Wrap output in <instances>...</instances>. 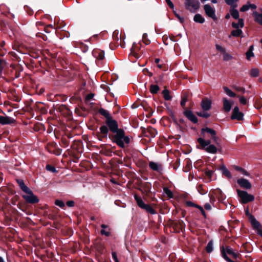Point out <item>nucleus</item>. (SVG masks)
Returning <instances> with one entry per match:
<instances>
[{"label":"nucleus","instance_id":"44","mask_svg":"<svg viewBox=\"0 0 262 262\" xmlns=\"http://www.w3.org/2000/svg\"><path fill=\"white\" fill-rule=\"evenodd\" d=\"M55 204L56 205L62 208L64 206V203L61 200H56L55 202Z\"/></svg>","mask_w":262,"mask_h":262},{"label":"nucleus","instance_id":"10","mask_svg":"<svg viewBox=\"0 0 262 262\" xmlns=\"http://www.w3.org/2000/svg\"><path fill=\"white\" fill-rule=\"evenodd\" d=\"M237 183L241 187L246 189H250L252 187L251 183L248 180L244 178L238 179L237 180Z\"/></svg>","mask_w":262,"mask_h":262},{"label":"nucleus","instance_id":"34","mask_svg":"<svg viewBox=\"0 0 262 262\" xmlns=\"http://www.w3.org/2000/svg\"><path fill=\"white\" fill-rule=\"evenodd\" d=\"M213 241H210L208 243L207 245V246L206 247V250L207 253H211L213 251Z\"/></svg>","mask_w":262,"mask_h":262},{"label":"nucleus","instance_id":"21","mask_svg":"<svg viewBox=\"0 0 262 262\" xmlns=\"http://www.w3.org/2000/svg\"><path fill=\"white\" fill-rule=\"evenodd\" d=\"M253 15L254 17L255 20L262 25V10L261 13H258L256 11H254L253 12Z\"/></svg>","mask_w":262,"mask_h":262},{"label":"nucleus","instance_id":"7","mask_svg":"<svg viewBox=\"0 0 262 262\" xmlns=\"http://www.w3.org/2000/svg\"><path fill=\"white\" fill-rule=\"evenodd\" d=\"M105 122L109 128V130L111 132L115 133L116 132L119 130L117 122L115 120L113 119L112 117L109 118L107 120H106Z\"/></svg>","mask_w":262,"mask_h":262},{"label":"nucleus","instance_id":"45","mask_svg":"<svg viewBox=\"0 0 262 262\" xmlns=\"http://www.w3.org/2000/svg\"><path fill=\"white\" fill-rule=\"evenodd\" d=\"M198 115L199 116L205 118H207L210 116V114H208V113H206V112L198 113Z\"/></svg>","mask_w":262,"mask_h":262},{"label":"nucleus","instance_id":"24","mask_svg":"<svg viewBox=\"0 0 262 262\" xmlns=\"http://www.w3.org/2000/svg\"><path fill=\"white\" fill-rule=\"evenodd\" d=\"M193 20L195 22L203 24L205 22L204 18L200 14H196L194 15Z\"/></svg>","mask_w":262,"mask_h":262},{"label":"nucleus","instance_id":"30","mask_svg":"<svg viewBox=\"0 0 262 262\" xmlns=\"http://www.w3.org/2000/svg\"><path fill=\"white\" fill-rule=\"evenodd\" d=\"M149 90L151 94H157L159 91V86L157 84H151L150 86Z\"/></svg>","mask_w":262,"mask_h":262},{"label":"nucleus","instance_id":"55","mask_svg":"<svg viewBox=\"0 0 262 262\" xmlns=\"http://www.w3.org/2000/svg\"><path fill=\"white\" fill-rule=\"evenodd\" d=\"M147 36V34H146V33L143 34V39L145 40H144L145 43L146 45H148L149 43V41L146 39Z\"/></svg>","mask_w":262,"mask_h":262},{"label":"nucleus","instance_id":"20","mask_svg":"<svg viewBox=\"0 0 262 262\" xmlns=\"http://www.w3.org/2000/svg\"><path fill=\"white\" fill-rule=\"evenodd\" d=\"M16 182H17L18 186H19L20 188L24 192H25L26 191H27V190H28L30 189L25 185L23 180L16 179Z\"/></svg>","mask_w":262,"mask_h":262},{"label":"nucleus","instance_id":"53","mask_svg":"<svg viewBox=\"0 0 262 262\" xmlns=\"http://www.w3.org/2000/svg\"><path fill=\"white\" fill-rule=\"evenodd\" d=\"M165 1L171 9H174V5L170 0H165Z\"/></svg>","mask_w":262,"mask_h":262},{"label":"nucleus","instance_id":"31","mask_svg":"<svg viewBox=\"0 0 262 262\" xmlns=\"http://www.w3.org/2000/svg\"><path fill=\"white\" fill-rule=\"evenodd\" d=\"M224 92L226 94L230 97H235L236 96V94L233 92L231 90H230L226 86H224L223 88Z\"/></svg>","mask_w":262,"mask_h":262},{"label":"nucleus","instance_id":"22","mask_svg":"<svg viewBox=\"0 0 262 262\" xmlns=\"http://www.w3.org/2000/svg\"><path fill=\"white\" fill-rule=\"evenodd\" d=\"M134 198L138 206L143 209L146 204H145L142 198L138 196L137 194L134 195Z\"/></svg>","mask_w":262,"mask_h":262},{"label":"nucleus","instance_id":"48","mask_svg":"<svg viewBox=\"0 0 262 262\" xmlns=\"http://www.w3.org/2000/svg\"><path fill=\"white\" fill-rule=\"evenodd\" d=\"M46 169L48 171H50L53 172H56V170L55 167L52 166L50 165H47L46 166Z\"/></svg>","mask_w":262,"mask_h":262},{"label":"nucleus","instance_id":"28","mask_svg":"<svg viewBox=\"0 0 262 262\" xmlns=\"http://www.w3.org/2000/svg\"><path fill=\"white\" fill-rule=\"evenodd\" d=\"M143 209L151 214H155L157 213L156 210L148 204H146Z\"/></svg>","mask_w":262,"mask_h":262},{"label":"nucleus","instance_id":"47","mask_svg":"<svg viewBox=\"0 0 262 262\" xmlns=\"http://www.w3.org/2000/svg\"><path fill=\"white\" fill-rule=\"evenodd\" d=\"M215 48L217 51H220L223 54L226 51L225 49L219 45H216Z\"/></svg>","mask_w":262,"mask_h":262},{"label":"nucleus","instance_id":"37","mask_svg":"<svg viewBox=\"0 0 262 262\" xmlns=\"http://www.w3.org/2000/svg\"><path fill=\"white\" fill-rule=\"evenodd\" d=\"M164 194L169 198H173V193L172 191L168 188H164L163 189Z\"/></svg>","mask_w":262,"mask_h":262},{"label":"nucleus","instance_id":"54","mask_svg":"<svg viewBox=\"0 0 262 262\" xmlns=\"http://www.w3.org/2000/svg\"><path fill=\"white\" fill-rule=\"evenodd\" d=\"M67 205L70 207H73L74 205V202L73 201H68L67 202Z\"/></svg>","mask_w":262,"mask_h":262},{"label":"nucleus","instance_id":"6","mask_svg":"<svg viewBox=\"0 0 262 262\" xmlns=\"http://www.w3.org/2000/svg\"><path fill=\"white\" fill-rule=\"evenodd\" d=\"M185 8L191 12H194L200 7V3L196 0H185Z\"/></svg>","mask_w":262,"mask_h":262},{"label":"nucleus","instance_id":"14","mask_svg":"<svg viewBox=\"0 0 262 262\" xmlns=\"http://www.w3.org/2000/svg\"><path fill=\"white\" fill-rule=\"evenodd\" d=\"M92 54L98 59L102 60L104 58V52L103 50L96 49L93 51Z\"/></svg>","mask_w":262,"mask_h":262},{"label":"nucleus","instance_id":"23","mask_svg":"<svg viewBox=\"0 0 262 262\" xmlns=\"http://www.w3.org/2000/svg\"><path fill=\"white\" fill-rule=\"evenodd\" d=\"M254 47L253 45H251L249 48L248 50L247 51L246 55L247 59L248 60H250L251 58L254 57V54L253 53Z\"/></svg>","mask_w":262,"mask_h":262},{"label":"nucleus","instance_id":"25","mask_svg":"<svg viewBox=\"0 0 262 262\" xmlns=\"http://www.w3.org/2000/svg\"><path fill=\"white\" fill-rule=\"evenodd\" d=\"M244 26V20L243 19H239L238 23H232V26L236 29H238L239 28H243Z\"/></svg>","mask_w":262,"mask_h":262},{"label":"nucleus","instance_id":"39","mask_svg":"<svg viewBox=\"0 0 262 262\" xmlns=\"http://www.w3.org/2000/svg\"><path fill=\"white\" fill-rule=\"evenodd\" d=\"M232 58H233L231 54L227 53L226 51L223 53L224 60L229 61V60L232 59Z\"/></svg>","mask_w":262,"mask_h":262},{"label":"nucleus","instance_id":"19","mask_svg":"<svg viewBox=\"0 0 262 262\" xmlns=\"http://www.w3.org/2000/svg\"><path fill=\"white\" fill-rule=\"evenodd\" d=\"M201 134L203 136V137H205V133H207L212 136L213 135H214L215 133H216L215 130H214L213 129L206 127V128H203L201 129Z\"/></svg>","mask_w":262,"mask_h":262},{"label":"nucleus","instance_id":"61","mask_svg":"<svg viewBox=\"0 0 262 262\" xmlns=\"http://www.w3.org/2000/svg\"><path fill=\"white\" fill-rule=\"evenodd\" d=\"M257 230V234L262 236V230L259 228Z\"/></svg>","mask_w":262,"mask_h":262},{"label":"nucleus","instance_id":"12","mask_svg":"<svg viewBox=\"0 0 262 262\" xmlns=\"http://www.w3.org/2000/svg\"><path fill=\"white\" fill-rule=\"evenodd\" d=\"M15 122V120L12 117L0 115V123L2 125L11 124Z\"/></svg>","mask_w":262,"mask_h":262},{"label":"nucleus","instance_id":"59","mask_svg":"<svg viewBox=\"0 0 262 262\" xmlns=\"http://www.w3.org/2000/svg\"><path fill=\"white\" fill-rule=\"evenodd\" d=\"M213 173V171L212 170H207L205 172V174L206 176L208 177H211Z\"/></svg>","mask_w":262,"mask_h":262},{"label":"nucleus","instance_id":"50","mask_svg":"<svg viewBox=\"0 0 262 262\" xmlns=\"http://www.w3.org/2000/svg\"><path fill=\"white\" fill-rule=\"evenodd\" d=\"M112 258L114 259V260L115 261V262H119V260L118 259V257H117V253L116 252H113L112 253Z\"/></svg>","mask_w":262,"mask_h":262},{"label":"nucleus","instance_id":"42","mask_svg":"<svg viewBox=\"0 0 262 262\" xmlns=\"http://www.w3.org/2000/svg\"><path fill=\"white\" fill-rule=\"evenodd\" d=\"M100 233L102 235H105L106 236H109L111 235L110 229H108L107 230H105L104 229H102L100 231Z\"/></svg>","mask_w":262,"mask_h":262},{"label":"nucleus","instance_id":"58","mask_svg":"<svg viewBox=\"0 0 262 262\" xmlns=\"http://www.w3.org/2000/svg\"><path fill=\"white\" fill-rule=\"evenodd\" d=\"M204 207L207 210H210L211 209V206L209 203H206L204 205Z\"/></svg>","mask_w":262,"mask_h":262},{"label":"nucleus","instance_id":"36","mask_svg":"<svg viewBox=\"0 0 262 262\" xmlns=\"http://www.w3.org/2000/svg\"><path fill=\"white\" fill-rule=\"evenodd\" d=\"M243 33V31L241 29L234 30L231 31V34L233 36L238 37Z\"/></svg>","mask_w":262,"mask_h":262},{"label":"nucleus","instance_id":"38","mask_svg":"<svg viewBox=\"0 0 262 262\" xmlns=\"http://www.w3.org/2000/svg\"><path fill=\"white\" fill-rule=\"evenodd\" d=\"M100 130L101 133L107 136L108 133V128L106 125H102L100 127Z\"/></svg>","mask_w":262,"mask_h":262},{"label":"nucleus","instance_id":"9","mask_svg":"<svg viewBox=\"0 0 262 262\" xmlns=\"http://www.w3.org/2000/svg\"><path fill=\"white\" fill-rule=\"evenodd\" d=\"M244 114L239 111L238 106H235L232 111L231 118L232 120H237L238 121L243 120Z\"/></svg>","mask_w":262,"mask_h":262},{"label":"nucleus","instance_id":"8","mask_svg":"<svg viewBox=\"0 0 262 262\" xmlns=\"http://www.w3.org/2000/svg\"><path fill=\"white\" fill-rule=\"evenodd\" d=\"M204 9L205 13L208 17L211 18L214 20L217 19V17L215 15V10L214 8H212L210 5H205Z\"/></svg>","mask_w":262,"mask_h":262},{"label":"nucleus","instance_id":"52","mask_svg":"<svg viewBox=\"0 0 262 262\" xmlns=\"http://www.w3.org/2000/svg\"><path fill=\"white\" fill-rule=\"evenodd\" d=\"M187 206L196 207L197 204H194L191 201H187L186 203Z\"/></svg>","mask_w":262,"mask_h":262},{"label":"nucleus","instance_id":"16","mask_svg":"<svg viewBox=\"0 0 262 262\" xmlns=\"http://www.w3.org/2000/svg\"><path fill=\"white\" fill-rule=\"evenodd\" d=\"M257 6L255 4H252L248 2L247 4L243 5L240 9V11L244 12L248 11L249 9H256Z\"/></svg>","mask_w":262,"mask_h":262},{"label":"nucleus","instance_id":"3","mask_svg":"<svg viewBox=\"0 0 262 262\" xmlns=\"http://www.w3.org/2000/svg\"><path fill=\"white\" fill-rule=\"evenodd\" d=\"M220 250L222 257L227 262H228L227 258H230L228 256V254L231 256L234 259L238 257V254L235 252L234 250L230 246H226V247L222 246Z\"/></svg>","mask_w":262,"mask_h":262},{"label":"nucleus","instance_id":"2","mask_svg":"<svg viewBox=\"0 0 262 262\" xmlns=\"http://www.w3.org/2000/svg\"><path fill=\"white\" fill-rule=\"evenodd\" d=\"M204 138L200 137L197 140L202 148L208 153L212 154H216L217 152L216 147L214 145L211 144V141L210 140H205Z\"/></svg>","mask_w":262,"mask_h":262},{"label":"nucleus","instance_id":"60","mask_svg":"<svg viewBox=\"0 0 262 262\" xmlns=\"http://www.w3.org/2000/svg\"><path fill=\"white\" fill-rule=\"evenodd\" d=\"M201 212L202 214L204 216V217L205 218H206V214L205 211H204V209H202V210L201 211Z\"/></svg>","mask_w":262,"mask_h":262},{"label":"nucleus","instance_id":"26","mask_svg":"<svg viewBox=\"0 0 262 262\" xmlns=\"http://www.w3.org/2000/svg\"><path fill=\"white\" fill-rule=\"evenodd\" d=\"M221 170L223 174L225 175L227 178L228 179L232 178V175L230 171L225 166H223L221 167Z\"/></svg>","mask_w":262,"mask_h":262},{"label":"nucleus","instance_id":"5","mask_svg":"<svg viewBox=\"0 0 262 262\" xmlns=\"http://www.w3.org/2000/svg\"><path fill=\"white\" fill-rule=\"evenodd\" d=\"M25 193H26V194L23 195V198L27 203L30 204H35L39 202V199L38 198L33 194L30 189L26 191Z\"/></svg>","mask_w":262,"mask_h":262},{"label":"nucleus","instance_id":"63","mask_svg":"<svg viewBox=\"0 0 262 262\" xmlns=\"http://www.w3.org/2000/svg\"><path fill=\"white\" fill-rule=\"evenodd\" d=\"M195 208H198L200 210V211L202 210V209H203V208L202 206H201L199 205H196Z\"/></svg>","mask_w":262,"mask_h":262},{"label":"nucleus","instance_id":"46","mask_svg":"<svg viewBox=\"0 0 262 262\" xmlns=\"http://www.w3.org/2000/svg\"><path fill=\"white\" fill-rule=\"evenodd\" d=\"M198 191L201 194H204L207 193V191L204 190L201 185H199L198 188Z\"/></svg>","mask_w":262,"mask_h":262},{"label":"nucleus","instance_id":"11","mask_svg":"<svg viewBox=\"0 0 262 262\" xmlns=\"http://www.w3.org/2000/svg\"><path fill=\"white\" fill-rule=\"evenodd\" d=\"M184 116L190 121L193 123H196L198 121V118L190 110H185L184 112Z\"/></svg>","mask_w":262,"mask_h":262},{"label":"nucleus","instance_id":"35","mask_svg":"<svg viewBox=\"0 0 262 262\" xmlns=\"http://www.w3.org/2000/svg\"><path fill=\"white\" fill-rule=\"evenodd\" d=\"M259 70L256 68L252 69L250 73V76L253 77H258L259 76Z\"/></svg>","mask_w":262,"mask_h":262},{"label":"nucleus","instance_id":"49","mask_svg":"<svg viewBox=\"0 0 262 262\" xmlns=\"http://www.w3.org/2000/svg\"><path fill=\"white\" fill-rule=\"evenodd\" d=\"M187 101V98L186 96L183 97L181 101V105L182 107H184L186 102Z\"/></svg>","mask_w":262,"mask_h":262},{"label":"nucleus","instance_id":"18","mask_svg":"<svg viewBox=\"0 0 262 262\" xmlns=\"http://www.w3.org/2000/svg\"><path fill=\"white\" fill-rule=\"evenodd\" d=\"M250 221L253 228H254L255 229H258L259 228H260V223L252 215H251L250 216Z\"/></svg>","mask_w":262,"mask_h":262},{"label":"nucleus","instance_id":"57","mask_svg":"<svg viewBox=\"0 0 262 262\" xmlns=\"http://www.w3.org/2000/svg\"><path fill=\"white\" fill-rule=\"evenodd\" d=\"M94 95L93 94L90 93L86 96V99L87 100H91L94 97Z\"/></svg>","mask_w":262,"mask_h":262},{"label":"nucleus","instance_id":"29","mask_svg":"<svg viewBox=\"0 0 262 262\" xmlns=\"http://www.w3.org/2000/svg\"><path fill=\"white\" fill-rule=\"evenodd\" d=\"M162 94L165 100H170L172 98L171 96L170 95L169 91L167 89H164L162 91Z\"/></svg>","mask_w":262,"mask_h":262},{"label":"nucleus","instance_id":"40","mask_svg":"<svg viewBox=\"0 0 262 262\" xmlns=\"http://www.w3.org/2000/svg\"><path fill=\"white\" fill-rule=\"evenodd\" d=\"M238 1V0H225L227 5L234 7H236L235 4Z\"/></svg>","mask_w":262,"mask_h":262},{"label":"nucleus","instance_id":"27","mask_svg":"<svg viewBox=\"0 0 262 262\" xmlns=\"http://www.w3.org/2000/svg\"><path fill=\"white\" fill-rule=\"evenodd\" d=\"M99 113L101 115L104 116L106 118V120H107V119H108L109 118L112 117V116H111L109 112L107 110H105L103 108H100L99 110Z\"/></svg>","mask_w":262,"mask_h":262},{"label":"nucleus","instance_id":"4","mask_svg":"<svg viewBox=\"0 0 262 262\" xmlns=\"http://www.w3.org/2000/svg\"><path fill=\"white\" fill-rule=\"evenodd\" d=\"M236 191L242 204H245L254 201V196L252 194H249L247 191L244 190L237 189Z\"/></svg>","mask_w":262,"mask_h":262},{"label":"nucleus","instance_id":"1","mask_svg":"<svg viewBox=\"0 0 262 262\" xmlns=\"http://www.w3.org/2000/svg\"><path fill=\"white\" fill-rule=\"evenodd\" d=\"M115 134L112 137V141L115 143L118 146L121 148L124 147V143L128 144L130 139L128 136H125V132L122 129L120 128Z\"/></svg>","mask_w":262,"mask_h":262},{"label":"nucleus","instance_id":"62","mask_svg":"<svg viewBox=\"0 0 262 262\" xmlns=\"http://www.w3.org/2000/svg\"><path fill=\"white\" fill-rule=\"evenodd\" d=\"M101 227L104 230V229L108 228V226L107 225H104V224H102L101 225Z\"/></svg>","mask_w":262,"mask_h":262},{"label":"nucleus","instance_id":"32","mask_svg":"<svg viewBox=\"0 0 262 262\" xmlns=\"http://www.w3.org/2000/svg\"><path fill=\"white\" fill-rule=\"evenodd\" d=\"M230 13L231 16L234 19H238L239 17V12L237 9L234 8L230 10Z\"/></svg>","mask_w":262,"mask_h":262},{"label":"nucleus","instance_id":"43","mask_svg":"<svg viewBox=\"0 0 262 262\" xmlns=\"http://www.w3.org/2000/svg\"><path fill=\"white\" fill-rule=\"evenodd\" d=\"M233 88L235 90H236L238 92H241L243 93H245V89L244 88L238 86H236V85L233 86Z\"/></svg>","mask_w":262,"mask_h":262},{"label":"nucleus","instance_id":"13","mask_svg":"<svg viewBox=\"0 0 262 262\" xmlns=\"http://www.w3.org/2000/svg\"><path fill=\"white\" fill-rule=\"evenodd\" d=\"M223 109L226 112H229L233 103L232 100H228L226 98H223Z\"/></svg>","mask_w":262,"mask_h":262},{"label":"nucleus","instance_id":"64","mask_svg":"<svg viewBox=\"0 0 262 262\" xmlns=\"http://www.w3.org/2000/svg\"><path fill=\"white\" fill-rule=\"evenodd\" d=\"M159 61H160V59H159V58H156V59H155V62H156V63H159Z\"/></svg>","mask_w":262,"mask_h":262},{"label":"nucleus","instance_id":"56","mask_svg":"<svg viewBox=\"0 0 262 262\" xmlns=\"http://www.w3.org/2000/svg\"><path fill=\"white\" fill-rule=\"evenodd\" d=\"M176 16H177V17L178 18V19L179 20V21H180L181 23H184V17L180 16L179 14H176Z\"/></svg>","mask_w":262,"mask_h":262},{"label":"nucleus","instance_id":"51","mask_svg":"<svg viewBox=\"0 0 262 262\" xmlns=\"http://www.w3.org/2000/svg\"><path fill=\"white\" fill-rule=\"evenodd\" d=\"M211 138L214 143H215L217 145L219 144V143H217L219 138L216 136V133H215L214 135L211 136Z\"/></svg>","mask_w":262,"mask_h":262},{"label":"nucleus","instance_id":"41","mask_svg":"<svg viewBox=\"0 0 262 262\" xmlns=\"http://www.w3.org/2000/svg\"><path fill=\"white\" fill-rule=\"evenodd\" d=\"M239 101L243 105H246L247 103V99L244 96H238Z\"/></svg>","mask_w":262,"mask_h":262},{"label":"nucleus","instance_id":"17","mask_svg":"<svg viewBox=\"0 0 262 262\" xmlns=\"http://www.w3.org/2000/svg\"><path fill=\"white\" fill-rule=\"evenodd\" d=\"M211 102L209 100H203L201 102V107L204 111H208L211 108Z\"/></svg>","mask_w":262,"mask_h":262},{"label":"nucleus","instance_id":"33","mask_svg":"<svg viewBox=\"0 0 262 262\" xmlns=\"http://www.w3.org/2000/svg\"><path fill=\"white\" fill-rule=\"evenodd\" d=\"M234 168L236 170L241 172L244 176H248V177L250 176L249 173L248 171H247L245 169H244V168H243L241 167L237 166H235Z\"/></svg>","mask_w":262,"mask_h":262},{"label":"nucleus","instance_id":"15","mask_svg":"<svg viewBox=\"0 0 262 262\" xmlns=\"http://www.w3.org/2000/svg\"><path fill=\"white\" fill-rule=\"evenodd\" d=\"M149 166L152 170L157 171L158 172H161L162 170V165L158 163L150 162L149 163Z\"/></svg>","mask_w":262,"mask_h":262}]
</instances>
